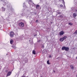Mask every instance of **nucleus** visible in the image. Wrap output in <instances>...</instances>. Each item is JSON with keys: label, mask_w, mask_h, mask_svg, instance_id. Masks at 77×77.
I'll return each instance as SVG.
<instances>
[{"label": "nucleus", "mask_w": 77, "mask_h": 77, "mask_svg": "<svg viewBox=\"0 0 77 77\" xmlns=\"http://www.w3.org/2000/svg\"><path fill=\"white\" fill-rule=\"evenodd\" d=\"M57 13L58 14H61V13H60V12H58Z\"/></svg>", "instance_id": "nucleus-24"}, {"label": "nucleus", "mask_w": 77, "mask_h": 77, "mask_svg": "<svg viewBox=\"0 0 77 77\" xmlns=\"http://www.w3.org/2000/svg\"><path fill=\"white\" fill-rule=\"evenodd\" d=\"M58 17H60V18H63V16L62 15H60Z\"/></svg>", "instance_id": "nucleus-17"}, {"label": "nucleus", "mask_w": 77, "mask_h": 77, "mask_svg": "<svg viewBox=\"0 0 77 77\" xmlns=\"http://www.w3.org/2000/svg\"><path fill=\"white\" fill-rule=\"evenodd\" d=\"M37 34H35L34 35V36H37Z\"/></svg>", "instance_id": "nucleus-29"}, {"label": "nucleus", "mask_w": 77, "mask_h": 77, "mask_svg": "<svg viewBox=\"0 0 77 77\" xmlns=\"http://www.w3.org/2000/svg\"><path fill=\"white\" fill-rule=\"evenodd\" d=\"M23 5H23V7H24V6H26L25 5V3H23Z\"/></svg>", "instance_id": "nucleus-23"}, {"label": "nucleus", "mask_w": 77, "mask_h": 77, "mask_svg": "<svg viewBox=\"0 0 77 77\" xmlns=\"http://www.w3.org/2000/svg\"><path fill=\"white\" fill-rule=\"evenodd\" d=\"M76 11H77V10H76Z\"/></svg>", "instance_id": "nucleus-38"}, {"label": "nucleus", "mask_w": 77, "mask_h": 77, "mask_svg": "<svg viewBox=\"0 0 77 77\" xmlns=\"http://www.w3.org/2000/svg\"><path fill=\"white\" fill-rule=\"evenodd\" d=\"M62 50H65V51H69V48H68V47H66L65 46L63 47L62 48Z\"/></svg>", "instance_id": "nucleus-1"}, {"label": "nucleus", "mask_w": 77, "mask_h": 77, "mask_svg": "<svg viewBox=\"0 0 77 77\" xmlns=\"http://www.w3.org/2000/svg\"><path fill=\"white\" fill-rule=\"evenodd\" d=\"M1 27H2V26H1V25H0V28H1Z\"/></svg>", "instance_id": "nucleus-32"}, {"label": "nucleus", "mask_w": 77, "mask_h": 77, "mask_svg": "<svg viewBox=\"0 0 77 77\" xmlns=\"http://www.w3.org/2000/svg\"><path fill=\"white\" fill-rule=\"evenodd\" d=\"M19 26L20 27H24V24L23 23H21L19 24Z\"/></svg>", "instance_id": "nucleus-3"}, {"label": "nucleus", "mask_w": 77, "mask_h": 77, "mask_svg": "<svg viewBox=\"0 0 77 77\" xmlns=\"http://www.w3.org/2000/svg\"><path fill=\"white\" fill-rule=\"evenodd\" d=\"M30 40L29 41V42H30Z\"/></svg>", "instance_id": "nucleus-34"}, {"label": "nucleus", "mask_w": 77, "mask_h": 77, "mask_svg": "<svg viewBox=\"0 0 77 77\" xmlns=\"http://www.w3.org/2000/svg\"><path fill=\"white\" fill-rule=\"evenodd\" d=\"M14 35H15L14 32H11L10 33V37L12 38L14 36Z\"/></svg>", "instance_id": "nucleus-2"}, {"label": "nucleus", "mask_w": 77, "mask_h": 77, "mask_svg": "<svg viewBox=\"0 0 77 77\" xmlns=\"http://www.w3.org/2000/svg\"><path fill=\"white\" fill-rule=\"evenodd\" d=\"M38 20H37L36 21V23H38Z\"/></svg>", "instance_id": "nucleus-28"}, {"label": "nucleus", "mask_w": 77, "mask_h": 77, "mask_svg": "<svg viewBox=\"0 0 77 77\" xmlns=\"http://www.w3.org/2000/svg\"><path fill=\"white\" fill-rule=\"evenodd\" d=\"M40 41H41V40H38L37 42H40Z\"/></svg>", "instance_id": "nucleus-25"}, {"label": "nucleus", "mask_w": 77, "mask_h": 77, "mask_svg": "<svg viewBox=\"0 0 77 77\" xmlns=\"http://www.w3.org/2000/svg\"><path fill=\"white\" fill-rule=\"evenodd\" d=\"M12 48H16L14 46H12Z\"/></svg>", "instance_id": "nucleus-22"}, {"label": "nucleus", "mask_w": 77, "mask_h": 77, "mask_svg": "<svg viewBox=\"0 0 77 77\" xmlns=\"http://www.w3.org/2000/svg\"><path fill=\"white\" fill-rule=\"evenodd\" d=\"M63 39L65 40V39H66V36H65L63 37Z\"/></svg>", "instance_id": "nucleus-14"}, {"label": "nucleus", "mask_w": 77, "mask_h": 77, "mask_svg": "<svg viewBox=\"0 0 77 77\" xmlns=\"http://www.w3.org/2000/svg\"><path fill=\"white\" fill-rule=\"evenodd\" d=\"M63 2V3L65 7V2L64 1V0H62Z\"/></svg>", "instance_id": "nucleus-15"}, {"label": "nucleus", "mask_w": 77, "mask_h": 77, "mask_svg": "<svg viewBox=\"0 0 77 77\" xmlns=\"http://www.w3.org/2000/svg\"><path fill=\"white\" fill-rule=\"evenodd\" d=\"M73 34H77V30H76L75 32L73 33Z\"/></svg>", "instance_id": "nucleus-18"}, {"label": "nucleus", "mask_w": 77, "mask_h": 77, "mask_svg": "<svg viewBox=\"0 0 77 77\" xmlns=\"http://www.w3.org/2000/svg\"><path fill=\"white\" fill-rule=\"evenodd\" d=\"M77 16V14L75 13H74L73 15V17L74 18H75V17Z\"/></svg>", "instance_id": "nucleus-6"}, {"label": "nucleus", "mask_w": 77, "mask_h": 77, "mask_svg": "<svg viewBox=\"0 0 77 77\" xmlns=\"http://www.w3.org/2000/svg\"><path fill=\"white\" fill-rule=\"evenodd\" d=\"M72 23H69V25H70V26H72Z\"/></svg>", "instance_id": "nucleus-20"}, {"label": "nucleus", "mask_w": 77, "mask_h": 77, "mask_svg": "<svg viewBox=\"0 0 77 77\" xmlns=\"http://www.w3.org/2000/svg\"><path fill=\"white\" fill-rule=\"evenodd\" d=\"M64 40L63 39V38H61L60 39V41H61V42H62L63 41V40Z\"/></svg>", "instance_id": "nucleus-10"}, {"label": "nucleus", "mask_w": 77, "mask_h": 77, "mask_svg": "<svg viewBox=\"0 0 77 77\" xmlns=\"http://www.w3.org/2000/svg\"><path fill=\"white\" fill-rule=\"evenodd\" d=\"M25 61L26 63H27V62H28V60L27 59H26V60H25Z\"/></svg>", "instance_id": "nucleus-19"}, {"label": "nucleus", "mask_w": 77, "mask_h": 77, "mask_svg": "<svg viewBox=\"0 0 77 77\" xmlns=\"http://www.w3.org/2000/svg\"><path fill=\"white\" fill-rule=\"evenodd\" d=\"M32 53L33 54H36V53L35 52V51L33 50L32 51Z\"/></svg>", "instance_id": "nucleus-13"}, {"label": "nucleus", "mask_w": 77, "mask_h": 77, "mask_svg": "<svg viewBox=\"0 0 77 77\" xmlns=\"http://www.w3.org/2000/svg\"><path fill=\"white\" fill-rule=\"evenodd\" d=\"M2 11H5L6 10V8L4 7H2Z\"/></svg>", "instance_id": "nucleus-7"}, {"label": "nucleus", "mask_w": 77, "mask_h": 77, "mask_svg": "<svg viewBox=\"0 0 77 77\" xmlns=\"http://www.w3.org/2000/svg\"><path fill=\"white\" fill-rule=\"evenodd\" d=\"M6 55H8V54H6Z\"/></svg>", "instance_id": "nucleus-35"}, {"label": "nucleus", "mask_w": 77, "mask_h": 77, "mask_svg": "<svg viewBox=\"0 0 77 77\" xmlns=\"http://www.w3.org/2000/svg\"><path fill=\"white\" fill-rule=\"evenodd\" d=\"M64 34V32L63 31H61L60 33V35H63Z\"/></svg>", "instance_id": "nucleus-5"}, {"label": "nucleus", "mask_w": 77, "mask_h": 77, "mask_svg": "<svg viewBox=\"0 0 77 77\" xmlns=\"http://www.w3.org/2000/svg\"><path fill=\"white\" fill-rule=\"evenodd\" d=\"M49 57L51 58V55H49Z\"/></svg>", "instance_id": "nucleus-27"}, {"label": "nucleus", "mask_w": 77, "mask_h": 77, "mask_svg": "<svg viewBox=\"0 0 77 77\" xmlns=\"http://www.w3.org/2000/svg\"><path fill=\"white\" fill-rule=\"evenodd\" d=\"M7 6L8 8V10H11V9H12V7L11 6H8V5H7Z\"/></svg>", "instance_id": "nucleus-4"}, {"label": "nucleus", "mask_w": 77, "mask_h": 77, "mask_svg": "<svg viewBox=\"0 0 77 77\" xmlns=\"http://www.w3.org/2000/svg\"><path fill=\"white\" fill-rule=\"evenodd\" d=\"M11 74V72H9L8 73L7 76H9Z\"/></svg>", "instance_id": "nucleus-8"}, {"label": "nucleus", "mask_w": 77, "mask_h": 77, "mask_svg": "<svg viewBox=\"0 0 77 77\" xmlns=\"http://www.w3.org/2000/svg\"><path fill=\"white\" fill-rule=\"evenodd\" d=\"M47 63H48V65H50V63L49 62V60H48L47 61Z\"/></svg>", "instance_id": "nucleus-16"}, {"label": "nucleus", "mask_w": 77, "mask_h": 77, "mask_svg": "<svg viewBox=\"0 0 77 77\" xmlns=\"http://www.w3.org/2000/svg\"><path fill=\"white\" fill-rule=\"evenodd\" d=\"M13 42H14V41H13L12 39H11L10 40V44H12Z\"/></svg>", "instance_id": "nucleus-12"}, {"label": "nucleus", "mask_w": 77, "mask_h": 77, "mask_svg": "<svg viewBox=\"0 0 77 77\" xmlns=\"http://www.w3.org/2000/svg\"><path fill=\"white\" fill-rule=\"evenodd\" d=\"M41 77H42V76H41Z\"/></svg>", "instance_id": "nucleus-37"}, {"label": "nucleus", "mask_w": 77, "mask_h": 77, "mask_svg": "<svg viewBox=\"0 0 77 77\" xmlns=\"http://www.w3.org/2000/svg\"><path fill=\"white\" fill-rule=\"evenodd\" d=\"M32 42L33 43V41H32Z\"/></svg>", "instance_id": "nucleus-33"}, {"label": "nucleus", "mask_w": 77, "mask_h": 77, "mask_svg": "<svg viewBox=\"0 0 77 77\" xmlns=\"http://www.w3.org/2000/svg\"><path fill=\"white\" fill-rule=\"evenodd\" d=\"M60 6L61 7H63V5H60Z\"/></svg>", "instance_id": "nucleus-26"}, {"label": "nucleus", "mask_w": 77, "mask_h": 77, "mask_svg": "<svg viewBox=\"0 0 77 77\" xmlns=\"http://www.w3.org/2000/svg\"><path fill=\"white\" fill-rule=\"evenodd\" d=\"M39 5H37L36 6V8L37 9H39Z\"/></svg>", "instance_id": "nucleus-11"}, {"label": "nucleus", "mask_w": 77, "mask_h": 77, "mask_svg": "<svg viewBox=\"0 0 77 77\" xmlns=\"http://www.w3.org/2000/svg\"><path fill=\"white\" fill-rule=\"evenodd\" d=\"M54 72H55V71L54 70Z\"/></svg>", "instance_id": "nucleus-31"}, {"label": "nucleus", "mask_w": 77, "mask_h": 77, "mask_svg": "<svg viewBox=\"0 0 77 77\" xmlns=\"http://www.w3.org/2000/svg\"><path fill=\"white\" fill-rule=\"evenodd\" d=\"M33 4H34V5H35V4H34V3H33Z\"/></svg>", "instance_id": "nucleus-36"}, {"label": "nucleus", "mask_w": 77, "mask_h": 77, "mask_svg": "<svg viewBox=\"0 0 77 77\" xmlns=\"http://www.w3.org/2000/svg\"><path fill=\"white\" fill-rule=\"evenodd\" d=\"M42 48H44V45H42Z\"/></svg>", "instance_id": "nucleus-21"}, {"label": "nucleus", "mask_w": 77, "mask_h": 77, "mask_svg": "<svg viewBox=\"0 0 77 77\" xmlns=\"http://www.w3.org/2000/svg\"><path fill=\"white\" fill-rule=\"evenodd\" d=\"M7 71H8L7 70H5V72H7Z\"/></svg>", "instance_id": "nucleus-30"}, {"label": "nucleus", "mask_w": 77, "mask_h": 77, "mask_svg": "<svg viewBox=\"0 0 77 77\" xmlns=\"http://www.w3.org/2000/svg\"><path fill=\"white\" fill-rule=\"evenodd\" d=\"M70 66L72 69H74V65H71Z\"/></svg>", "instance_id": "nucleus-9"}]
</instances>
